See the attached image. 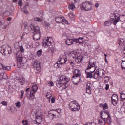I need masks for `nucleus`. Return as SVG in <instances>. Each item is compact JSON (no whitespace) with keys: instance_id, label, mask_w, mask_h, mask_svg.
<instances>
[{"instance_id":"1","label":"nucleus","mask_w":125,"mask_h":125,"mask_svg":"<svg viewBox=\"0 0 125 125\" xmlns=\"http://www.w3.org/2000/svg\"><path fill=\"white\" fill-rule=\"evenodd\" d=\"M95 62L92 63L90 62V61H89L88 67L85 71L87 78L89 79H92V78H93V75H92V73H94L95 71Z\"/></svg>"},{"instance_id":"2","label":"nucleus","mask_w":125,"mask_h":125,"mask_svg":"<svg viewBox=\"0 0 125 125\" xmlns=\"http://www.w3.org/2000/svg\"><path fill=\"white\" fill-rule=\"evenodd\" d=\"M30 28L31 29V31L33 33V37L34 40H40L41 38V31H40V27L35 26L34 24H31L30 25Z\"/></svg>"},{"instance_id":"3","label":"nucleus","mask_w":125,"mask_h":125,"mask_svg":"<svg viewBox=\"0 0 125 125\" xmlns=\"http://www.w3.org/2000/svg\"><path fill=\"white\" fill-rule=\"evenodd\" d=\"M100 117L104 123H111V115H110L109 111L107 110L101 111L100 112Z\"/></svg>"},{"instance_id":"4","label":"nucleus","mask_w":125,"mask_h":125,"mask_svg":"<svg viewBox=\"0 0 125 125\" xmlns=\"http://www.w3.org/2000/svg\"><path fill=\"white\" fill-rule=\"evenodd\" d=\"M0 52L3 55H7V54H11L12 50L11 47L8 45L3 46L0 48Z\"/></svg>"},{"instance_id":"5","label":"nucleus","mask_w":125,"mask_h":125,"mask_svg":"<svg viewBox=\"0 0 125 125\" xmlns=\"http://www.w3.org/2000/svg\"><path fill=\"white\" fill-rule=\"evenodd\" d=\"M114 16L115 20L112 22V24H113L114 26H116V25H117V23L119 22V21H120V22H124L125 20V15H123L120 17V16H118V15L115 14Z\"/></svg>"},{"instance_id":"6","label":"nucleus","mask_w":125,"mask_h":125,"mask_svg":"<svg viewBox=\"0 0 125 125\" xmlns=\"http://www.w3.org/2000/svg\"><path fill=\"white\" fill-rule=\"evenodd\" d=\"M38 90V86L37 85H33L30 90V93L29 94V100H34L35 99V92Z\"/></svg>"},{"instance_id":"7","label":"nucleus","mask_w":125,"mask_h":125,"mask_svg":"<svg viewBox=\"0 0 125 125\" xmlns=\"http://www.w3.org/2000/svg\"><path fill=\"white\" fill-rule=\"evenodd\" d=\"M82 10H85V11H88L91 9V2H85L82 4L81 6Z\"/></svg>"},{"instance_id":"8","label":"nucleus","mask_w":125,"mask_h":125,"mask_svg":"<svg viewBox=\"0 0 125 125\" xmlns=\"http://www.w3.org/2000/svg\"><path fill=\"white\" fill-rule=\"evenodd\" d=\"M70 107L73 112H76V111L80 110V106H79L78 103H76V101L71 102L70 104Z\"/></svg>"},{"instance_id":"9","label":"nucleus","mask_w":125,"mask_h":125,"mask_svg":"<svg viewBox=\"0 0 125 125\" xmlns=\"http://www.w3.org/2000/svg\"><path fill=\"white\" fill-rule=\"evenodd\" d=\"M33 67L36 70V71L40 72L41 71V62L37 60H35L33 62Z\"/></svg>"},{"instance_id":"10","label":"nucleus","mask_w":125,"mask_h":125,"mask_svg":"<svg viewBox=\"0 0 125 125\" xmlns=\"http://www.w3.org/2000/svg\"><path fill=\"white\" fill-rule=\"evenodd\" d=\"M16 58H17V61L19 63L21 64L22 63V64H24L25 62H23V57H22V54H21V53L20 52H18L16 54Z\"/></svg>"},{"instance_id":"11","label":"nucleus","mask_w":125,"mask_h":125,"mask_svg":"<svg viewBox=\"0 0 125 125\" xmlns=\"http://www.w3.org/2000/svg\"><path fill=\"white\" fill-rule=\"evenodd\" d=\"M56 85L57 86V87H58L59 88H60L61 87H62V88L63 89H66V88H67V87H68V84H67L66 83H63V84L60 83L59 81L57 82V84Z\"/></svg>"},{"instance_id":"12","label":"nucleus","mask_w":125,"mask_h":125,"mask_svg":"<svg viewBox=\"0 0 125 125\" xmlns=\"http://www.w3.org/2000/svg\"><path fill=\"white\" fill-rule=\"evenodd\" d=\"M119 100L118 97L116 94H113L111 97L112 104L113 106L117 105V102Z\"/></svg>"},{"instance_id":"13","label":"nucleus","mask_w":125,"mask_h":125,"mask_svg":"<svg viewBox=\"0 0 125 125\" xmlns=\"http://www.w3.org/2000/svg\"><path fill=\"white\" fill-rule=\"evenodd\" d=\"M55 21L57 23H62V22H65V24L68 23L67 20H65L63 17H56Z\"/></svg>"},{"instance_id":"14","label":"nucleus","mask_w":125,"mask_h":125,"mask_svg":"<svg viewBox=\"0 0 125 125\" xmlns=\"http://www.w3.org/2000/svg\"><path fill=\"white\" fill-rule=\"evenodd\" d=\"M70 80V78L66 77L65 75H62L61 76V77L59 78V82H62L63 81H64V83H68V82H69Z\"/></svg>"},{"instance_id":"15","label":"nucleus","mask_w":125,"mask_h":125,"mask_svg":"<svg viewBox=\"0 0 125 125\" xmlns=\"http://www.w3.org/2000/svg\"><path fill=\"white\" fill-rule=\"evenodd\" d=\"M72 81V83H74V84H78V83H80V81H81V77L73 76Z\"/></svg>"},{"instance_id":"16","label":"nucleus","mask_w":125,"mask_h":125,"mask_svg":"<svg viewBox=\"0 0 125 125\" xmlns=\"http://www.w3.org/2000/svg\"><path fill=\"white\" fill-rule=\"evenodd\" d=\"M97 72H98L99 76L100 78H103L104 77L105 71H104V70L99 68V69H97Z\"/></svg>"},{"instance_id":"17","label":"nucleus","mask_w":125,"mask_h":125,"mask_svg":"<svg viewBox=\"0 0 125 125\" xmlns=\"http://www.w3.org/2000/svg\"><path fill=\"white\" fill-rule=\"evenodd\" d=\"M65 43L67 45H72V44H74L75 43V39H67L65 41Z\"/></svg>"},{"instance_id":"18","label":"nucleus","mask_w":125,"mask_h":125,"mask_svg":"<svg viewBox=\"0 0 125 125\" xmlns=\"http://www.w3.org/2000/svg\"><path fill=\"white\" fill-rule=\"evenodd\" d=\"M67 61L68 59L67 58L64 59L60 58V60L59 61V63H57L58 68H59L60 67V65H63V64H64V63L62 62V61H64V63H66V62Z\"/></svg>"},{"instance_id":"19","label":"nucleus","mask_w":125,"mask_h":125,"mask_svg":"<svg viewBox=\"0 0 125 125\" xmlns=\"http://www.w3.org/2000/svg\"><path fill=\"white\" fill-rule=\"evenodd\" d=\"M36 123L40 125L41 122H42V115H37L36 116Z\"/></svg>"},{"instance_id":"20","label":"nucleus","mask_w":125,"mask_h":125,"mask_svg":"<svg viewBox=\"0 0 125 125\" xmlns=\"http://www.w3.org/2000/svg\"><path fill=\"white\" fill-rule=\"evenodd\" d=\"M75 43H79V44H83V38H79L78 39H74Z\"/></svg>"},{"instance_id":"21","label":"nucleus","mask_w":125,"mask_h":125,"mask_svg":"<svg viewBox=\"0 0 125 125\" xmlns=\"http://www.w3.org/2000/svg\"><path fill=\"white\" fill-rule=\"evenodd\" d=\"M99 106L100 108H103V111H105L106 109H108V104L106 103L104 104H100Z\"/></svg>"},{"instance_id":"22","label":"nucleus","mask_w":125,"mask_h":125,"mask_svg":"<svg viewBox=\"0 0 125 125\" xmlns=\"http://www.w3.org/2000/svg\"><path fill=\"white\" fill-rule=\"evenodd\" d=\"M73 77H81V72L79 69H75Z\"/></svg>"},{"instance_id":"23","label":"nucleus","mask_w":125,"mask_h":125,"mask_svg":"<svg viewBox=\"0 0 125 125\" xmlns=\"http://www.w3.org/2000/svg\"><path fill=\"white\" fill-rule=\"evenodd\" d=\"M24 32L25 33H28L29 32V27H28V23L25 22H24Z\"/></svg>"},{"instance_id":"24","label":"nucleus","mask_w":125,"mask_h":125,"mask_svg":"<svg viewBox=\"0 0 125 125\" xmlns=\"http://www.w3.org/2000/svg\"><path fill=\"white\" fill-rule=\"evenodd\" d=\"M50 43V42H49L48 38H47V39H46V41L44 43V44H43L44 45H45V47H48V46H50L49 44Z\"/></svg>"},{"instance_id":"25","label":"nucleus","mask_w":125,"mask_h":125,"mask_svg":"<svg viewBox=\"0 0 125 125\" xmlns=\"http://www.w3.org/2000/svg\"><path fill=\"white\" fill-rule=\"evenodd\" d=\"M21 11L23 12V13H25V14H29V11H28V10H27V8H26L25 6H24L22 9Z\"/></svg>"},{"instance_id":"26","label":"nucleus","mask_w":125,"mask_h":125,"mask_svg":"<svg viewBox=\"0 0 125 125\" xmlns=\"http://www.w3.org/2000/svg\"><path fill=\"white\" fill-rule=\"evenodd\" d=\"M94 79H96V80H97V79H98V78H99V75L98 74V73L97 72V70L95 72H94Z\"/></svg>"},{"instance_id":"27","label":"nucleus","mask_w":125,"mask_h":125,"mask_svg":"<svg viewBox=\"0 0 125 125\" xmlns=\"http://www.w3.org/2000/svg\"><path fill=\"white\" fill-rule=\"evenodd\" d=\"M121 68L122 70H125V60L122 61L121 63Z\"/></svg>"},{"instance_id":"28","label":"nucleus","mask_w":125,"mask_h":125,"mask_svg":"<svg viewBox=\"0 0 125 125\" xmlns=\"http://www.w3.org/2000/svg\"><path fill=\"white\" fill-rule=\"evenodd\" d=\"M48 50L49 51H51V53L52 54H53L54 52V47L51 46L49 47L48 48Z\"/></svg>"},{"instance_id":"29","label":"nucleus","mask_w":125,"mask_h":125,"mask_svg":"<svg viewBox=\"0 0 125 125\" xmlns=\"http://www.w3.org/2000/svg\"><path fill=\"white\" fill-rule=\"evenodd\" d=\"M75 4L74 3L71 4L69 5L68 8L69 9H71V10H73L74 8H75Z\"/></svg>"},{"instance_id":"30","label":"nucleus","mask_w":125,"mask_h":125,"mask_svg":"<svg viewBox=\"0 0 125 125\" xmlns=\"http://www.w3.org/2000/svg\"><path fill=\"white\" fill-rule=\"evenodd\" d=\"M3 70H7V71H10V70H11V67L9 66H7L6 65H4Z\"/></svg>"},{"instance_id":"31","label":"nucleus","mask_w":125,"mask_h":125,"mask_svg":"<svg viewBox=\"0 0 125 125\" xmlns=\"http://www.w3.org/2000/svg\"><path fill=\"white\" fill-rule=\"evenodd\" d=\"M48 117H49L50 120H53L54 117H56V115H55L54 114H49Z\"/></svg>"},{"instance_id":"32","label":"nucleus","mask_w":125,"mask_h":125,"mask_svg":"<svg viewBox=\"0 0 125 125\" xmlns=\"http://www.w3.org/2000/svg\"><path fill=\"white\" fill-rule=\"evenodd\" d=\"M104 83H108V82L110 81V78H109L108 76H106L104 78Z\"/></svg>"},{"instance_id":"33","label":"nucleus","mask_w":125,"mask_h":125,"mask_svg":"<svg viewBox=\"0 0 125 125\" xmlns=\"http://www.w3.org/2000/svg\"><path fill=\"white\" fill-rule=\"evenodd\" d=\"M68 16L70 17V18H74L75 17V15L74 14V13H73V12H70L68 14Z\"/></svg>"},{"instance_id":"34","label":"nucleus","mask_w":125,"mask_h":125,"mask_svg":"<svg viewBox=\"0 0 125 125\" xmlns=\"http://www.w3.org/2000/svg\"><path fill=\"white\" fill-rule=\"evenodd\" d=\"M34 20L36 22H42V19H41V18L38 17L35 18Z\"/></svg>"},{"instance_id":"35","label":"nucleus","mask_w":125,"mask_h":125,"mask_svg":"<svg viewBox=\"0 0 125 125\" xmlns=\"http://www.w3.org/2000/svg\"><path fill=\"white\" fill-rule=\"evenodd\" d=\"M42 50H39L37 52V55L38 56V57H40V56L42 55Z\"/></svg>"},{"instance_id":"36","label":"nucleus","mask_w":125,"mask_h":125,"mask_svg":"<svg viewBox=\"0 0 125 125\" xmlns=\"http://www.w3.org/2000/svg\"><path fill=\"white\" fill-rule=\"evenodd\" d=\"M121 99H123L124 100H125L124 102H125V94H124L123 93H121Z\"/></svg>"},{"instance_id":"37","label":"nucleus","mask_w":125,"mask_h":125,"mask_svg":"<svg viewBox=\"0 0 125 125\" xmlns=\"http://www.w3.org/2000/svg\"><path fill=\"white\" fill-rule=\"evenodd\" d=\"M17 108H20L21 106V104H20V102H18L15 104Z\"/></svg>"},{"instance_id":"38","label":"nucleus","mask_w":125,"mask_h":125,"mask_svg":"<svg viewBox=\"0 0 125 125\" xmlns=\"http://www.w3.org/2000/svg\"><path fill=\"white\" fill-rule=\"evenodd\" d=\"M88 89H91V87H90V83H87V85L86 86V90Z\"/></svg>"},{"instance_id":"39","label":"nucleus","mask_w":125,"mask_h":125,"mask_svg":"<svg viewBox=\"0 0 125 125\" xmlns=\"http://www.w3.org/2000/svg\"><path fill=\"white\" fill-rule=\"evenodd\" d=\"M24 91H21V95L20 96V98H21V99H22V98H23V96H24Z\"/></svg>"},{"instance_id":"40","label":"nucleus","mask_w":125,"mask_h":125,"mask_svg":"<svg viewBox=\"0 0 125 125\" xmlns=\"http://www.w3.org/2000/svg\"><path fill=\"white\" fill-rule=\"evenodd\" d=\"M19 49L21 52H24V47H23V46H20Z\"/></svg>"},{"instance_id":"41","label":"nucleus","mask_w":125,"mask_h":125,"mask_svg":"<svg viewBox=\"0 0 125 125\" xmlns=\"http://www.w3.org/2000/svg\"><path fill=\"white\" fill-rule=\"evenodd\" d=\"M22 124L23 125H28V121L23 120H22Z\"/></svg>"},{"instance_id":"42","label":"nucleus","mask_w":125,"mask_h":125,"mask_svg":"<svg viewBox=\"0 0 125 125\" xmlns=\"http://www.w3.org/2000/svg\"><path fill=\"white\" fill-rule=\"evenodd\" d=\"M48 84H49L50 86H53V85H54L52 81H50L49 82H48Z\"/></svg>"},{"instance_id":"43","label":"nucleus","mask_w":125,"mask_h":125,"mask_svg":"<svg viewBox=\"0 0 125 125\" xmlns=\"http://www.w3.org/2000/svg\"><path fill=\"white\" fill-rule=\"evenodd\" d=\"M1 104L2 105H3V106H6V105H7V102L2 101Z\"/></svg>"},{"instance_id":"44","label":"nucleus","mask_w":125,"mask_h":125,"mask_svg":"<svg viewBox=\"0 0 125 125\" xmlns=\"http://www.w3.org/2000/svg\"><path fill=\"white\" fill-rule=\"evenodd\" d=\"M2 69H4V65L1 63H0V70H2Z\"/></svg>"},{"instance_id":"45","label":"nucleus","mask_w":125,"mask_h":125,"mask_svg":"<svg viewBox=\"0 0 125 125\" xmlns=\"http://www.w3.org/2000/svg\"><path fill=\"white\" fill-rule=\"evenodd\" d=\"M19 83L20 84L23 85V80H22V79H19Z\"/></svg>"},{"instance_id":"46","label":"nucleus","mask_w":125,"mask_h":125,"mask_svg":"<svg viewBox=\"0 0 125 125\" xmlns=\"http://www.w3.org/2000/svg\"><path fill=\"white\" fill-rule=\"evenodd\" d=\"M18 3L19 6H22V5L23 4V3L22 2V1H21V0L19 1Z\"/></svg>"},{"instance_id":"47","label":"nucleus","mask_w":125,"mask_h":125,"mask_svg":"<svg viewBox=\"0 0 125 125\" xmlns=\"http://www.w3.org/2000/svg\"><path fill=\"white\" fill-rule=\"evenodd\" d=\"M69 63H70V65L73 67L74 65V62L73 61H69Z\"/></svg>"},{"instance_id":"48","label":"nucleus","mask_w":125,"mask_h":125,"mask_svg":"<svg viewBox=\"0 0 125 125\" xmlns=\"http://www.w3.org/2000/svg\"><path fill=\"white\" fill-rule=\"evenodd\" d=\"M123 42H124V40H120L119 41V45H121L122 43H123Z\"/></svg>"},{"instance_id":"49","label":"nucleus","mask_w":125,"mask_h":125,"mask_svg":"<svg viewBox=\"0 0 125 125\" xmlns=\"http://www.w3.org/2000/svg\"><path fill=\"white\" fill-rule=\"evenodd\" d=\"M87 93L88 94H91V89L86 90Z\"/></svg>"},{"instance_id":"50","label":"nucleus","mask_w":125,"mask_h":125,"mask_svg":"<svg viewBox=\"0 0 125 125\" xmlns=\"http://www.w3.org/2000/svg\"><path fill=\"white\" fill-rule=\"evenodd\" d=\"M109 84H106V85H105L106 90H109Z\"/></svg>"},{"instance_id":"51","label":"nucleus","mask_w":125,"mask_h":125,"mask_svg":"<svg viewBox=\"0 0 125 125\" xmlns=\"http://www.w3.org/2000/svg\"><path fill=\"white\" fill-rule=\"evenodd\" d=\"M51 102L52 103H54L55 102V97H53L51 99Z\"/></svg>"},{"instance_id":"52","label":"nucleus","mask_w":125,"mask_h":125,"mask_svg":"<svg viewBox=\"0 0 125 125\" xmlns=\"http://www.w3.org/2000/svg\"><path fill=\"white\" fill-rule=\"evenodd\" d=\"M46 97H49H49H51V94H50L49 93H47L46 94Z\"/></svg>"},{"instance_id":"53","label":"nucleus","mask_w":125,"mask_h":125,"mask_svg":"<svg viewBox=\"0 0 125 125\" xmlns=\"http://www.w3.org/2000/svg\"><path fill=\"white\" fill-rule=\"evenodd\" d=\"M104 25V26H109V22H108V21H105Z\"/></svg>"},{"instance_id":"54","label":"nucleus","mask_w":125,"mask_h":125,"mask_svg":"<svg viewBox=\"0 0 125 125\" xmlns=\"http://www.w3.org/2000/svg\"><path fill=\"white\" fill-rule=\"evenodd\" d=\"M98 124H100V125H102L103 124V122L101 120H98Z\"/></svg>"},{"instance_id":"55","label":"nucleus","mask_w":125,"mask_h":125,"mask_svg":"<svg viewBox=\"0 0 125 125\" xmlns=\"http://www.w3.org/2000/svg\"><path fill=\"white\" fill-rule=\"evenodd\" d=\"M8 26V25H4V26L2 27V29H3L4 30L5 29H6V28H7Z\"/></svg>"},{"instance_id":"56","label":"nucleus","mask_w":125,"mask_h":125,"mask_svg":"<svg viewBox=\"0 0 125 125\" xmlns=\"http://www.w3.org/2000/svg\"><path fill=\"white\" fill-rule=\"evenodd\" d=\"M95 7L97 8L99 6V4L98 3H96L95 5Z\"/></svg>"},{"instance_id":"57","label":"nucleus","mask_w":125,"mask_h":125,"mask_svg":"<svg viewBox=\"0 0 125 125\" xmlns=\"http://www.w3.org/2000/svg\"><path fill=\"white\" fill-rule=\"evenodd\" d=\"M11 19H12L11 17H9V18H7V19L8 21H10V20H11Z\"/></svg>"},{"instance_id":"58","label":"nucleus","mask_w":125,"mask_h":125,"mask_svg":"<svg viewBox=\"0 0 125 125\" xmlns=\"http://www.w3.org/2000/svg\"><path fill=\"white\" fill-rule=\"evenodd\" d=\"M109 21H110V22H112V21H114V19L113 18L110 19Z\"/></svg>"},{"instance_id":"59","label":"nucleus","mask_w":125,"mask_h":125,"mask_svg":"<svg viewBox=\"0 0 125 125\" xmlns=\"http://www.w3.org/2000/svg\"><path fill=\"white\" fill-rule=\"evenodd\" d=\"M91 124H92V123H89L86 124L85 125H91Z\"/></svg>"},{"instance_id":"60","label":"nucleus","mask_w":125,"mask_h":125,"mask_svg":"<svg viewBox=\"0 0 125 125\" xmlns=\"http://www.w3.org/2000/svg\"><path fill=\"white\" fill-rule=\"evenodd\" d=\"M6 13H7L8 14V15H10V12H8V11H7L6 12Z\"/></svg>"},{"instance_id":"61","label":"nucleus","mask_w":125,"mask_h":125,"mask_svg":"<svg viewBox=\"0 0 125 125\" xmlns=\"http://www.w3.org/2000/svg\"><path fill=\"white\" fill-rule=\"evenodd\" d=\"M29 89H30L29 88L26 89V90H25L26 92H27V91H28L29 90Z\"/></svg>"},{"instance_id":"62","label":"nucleus","mask_w":125,"mask_h":125,"mask_svg":"<svg viewBox=\"0 0 125 125\" xmlns=\"http://www.w3.org/2000/svg\"><path fill=\"white\" fill-rule=\"evenodd\" d=\"M105 61L108 63V61L107 60V58H105Z\"/></svg>"},{"instance_id":"63","label":"nucleus","mask_w":125,"mask_h":125,"mask_svg":"<svg viewBox=\"0 0 125 125\" xmlns=\"http://www.w3.org/2000/svg\"><path fill=\"white\" fill-rule=\"evenodd\" d=\"M2 25V22L1 21H0V26H1Z\"/></svg>"},{"instance_id":"64","label":"nucleus","mask_w":125,"mask_h":125,"mask_svg":"<svg viewBox=\"0 0 125 125\" xmlns=\"http://www.w3.org/2000/svg\"><path fill=\"white\" fill-rule=\"evenodd\" d=\"M13 1L14 2H17V0H13Z\"/></svg>"}]
</instances>
